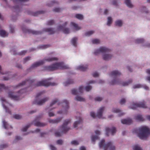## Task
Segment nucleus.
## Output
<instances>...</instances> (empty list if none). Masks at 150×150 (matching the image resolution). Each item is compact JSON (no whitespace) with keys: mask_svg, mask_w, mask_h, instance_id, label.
<instances>
[{"mask_svg":"<svg viewBox=\"0 0 150 150\" xmlns=\"http://www.w3.org/2000/svg\"><path fill=\"white\" fill-rule=\"evenodd\" d=\"M69 67L67 65H64L62 62H57L50 66H46L44 67V69L49 71H54L58 69H67Z\"/></svg>","mask_w":150,"mask_h":150,"instance_id":"f257e3e1","label":"nucleus"},{"mask_svg":"<svg viewBox=\"0 0 150 150\" xmlns=\"http://www.w3.org/2000/svg\"><path fill=\"white\" fill-rule=\"evenodd\" d=\"M139 133L138 136L142 139H146L150 135V130L146 126H143L139 129Z\"/></svg>","mask_w":150,"mask_h":150,"instance_id":"f03ea898","label":"nucleus"},{"mask_svg":"<svg viewBox=\"0 0 150 150\" xmlns=\"http://www.w3.org/2000/svg\"><path fill=\"white\" fill-rule=\"evenodd\" d=\"M57 60L58 58L56 57H46L43 60H40L34 63L32 65L30 68H34L42 65L44 63L45 61L51 62L53 61H57Z\"/></svg>","mask_w":150,"mask_h":150,"instance_id":"7ed1b4c3","label":"nucleus"},{"mask_svg":"<svg viewBox=\"0 0 150 150\" xmlns=\"http://www.w3.org/2000/svg\"><path fill=\"white\" fill-rule=\"evenodd\" d=\"M105 140L102 139L99 144L100 148H103L104 150H107L108 149H109V150H115V147L112 145L111 142H109L107 144H105Z\"/></svg>","mask_w":150,"mask_h":150,"instance_id":"20e7f679","label":"nucleus"},{"mask_svg":"<svg viewBox=\"0 0 150 150\" xmlns=\"http://www.w3.org/2000/svg\"><path fill=\"white\" fill-rule=\"evenodd\" d=\"M51 79L50 78L47 79H46L42 80L41 81H39L38 82L37 84L35 85V87H38L40 86H44L46 87H48L50 86H54L57 85L56 83L50 82V80Z\"/></svg>","mask_w":150,"mask_h":150,"instance_id":"39448f33","label":"nucleus"},{"mask_svg":"<svg viewBox=\"0 0 150 150\" xmlns=\"http://www.w3.org/2000/svg\"><path fill=\"white\" fill-rule=\"evenodd\" d=\"M121 74V73L118 71H112L110 74V76L115 78L110 83V84L111 85L121 84L119 80L117 78V76H120Z\"/></svg>","mask_w":150,"mask_h":150,"instance_id":"423d86ee","label":"nucleus"},{"mask_svg":"<svg viewBox=\"0 0 150 150\" xmlns=\"http://www.w3.org/2000/svg\"><path fill=\"white\" fill-rule=\"evenodd\" d=\"M9 98V93H8L7 96L1 98V100L2 102L3 106L6 112L8 113H9V104L8 101Z\"/></svg>","mask_w":150,"mask_h":150,"instance_id":"0eeeda50","label":"nucleus"},{"mask_svg":"<svg viewBox=\"0 0 150 150\" xmlns=\"http://www.w3.org/2000/svg\"><path fill=\"white\" fill-rule=\"evenodd\" d=\"M69 102L66 100H64L63 101L62 105L63 106V110L57 112L59 114H67V110L69 108Z\"/></svg>","mask_w":150,"mask_h":150,"instance_id":"6e6552de","label":"nucleus"},{"mask_svg":"<svg viewBox=\"0 0 150 150\" xmlns=\"http://www.w3.org/2000/svg\"><path fill=\"white\" fill-rule=\"evenodd\" d=\"M14 3L18 4L17 6H16L14 7V9L15 12H19L21 9V4H23L24 2L29 1V0H12Z\"/></svg>","mask_w":150,"mask_h":150,"instance_id":"1a4fd4ad","label":"nucleus"},{"mask_svg":"<svg viewBox=\"0 0 150 150\" xmlns=\"http://www.w3.org/2000/svg\"><path fill=\"white\" fill-rule=\"evenodd\" d=\"M71 122L70 119L65 120L62 125L60 127V130L61 132L65 133L69 130L70 128L67 127V126L69 123Z\"/></svg>","mask_w":150,"mask_h":150,"instance_id":"9d476101","label":"nucleus"},{"mask_svg":"<svg viewBox=\"0 0 150 150\" xmlns=\"http://www.w3.org/2000/svg\"><path fill=\"white\" fill-rule=\"evenodd\" d=\"M131 108L133 109H135L137 108H147L145 102L143 101L139 103H136L132 104L131 105Z\"/></svg>","mask_w":150,"mask_h":150,"instance_id":"9b49d317","label":"nucleus"},{"mask_svg":"<svg viewBox=\"0 0 150 150\" xmlns=\"http://www.w3.org/2000/svg\"><path fill=\"white\" fill-rule=\"evenodd\" d=\"M110 50L105 47H101L99 50H97L94 52L95 55H97L100 53H108L110 52Z\"/></svg>","mask_w":150,"mask_h":150,"instance_id":"f8f14e48","label":"nucleus"},{"mask_svg":"<svg viewBox=\"0 0 150 150\" xmlns=\"http://www.w3.org/2000/svg\"><path fill=\"white\" fill-rule=\"evenodd\" d=\"M22 30L23 32L28 33L29 34H32L33 35H37L41 34L42 33L40 31L33 30L30 29H27L25 26L22 27Z\"/></svg>","mask_w":150,"mask_h":150,"instance_id":"ddd939ff","label":"nucleus"},{"mask_svg":"<svg viewBox=\"0 0 150 150\" xmlns=\"http://www.w3.org/2000/svg\"><path fill=\"white\" fill-rule=\"evenodd\" d=\"M25 89L21 90L19 91L18 92V96H16L13 95L12 93L10 91V98L14 100H19V96H20V95L25 93Z\"/></svg>","mask_w":150,"mask_h":150,"instance_id":"4468645a","label":"nucleus"},{"mask_svg":"<svg viewBox=\"0 0 150 150\" xmlns=\"http://www.w3.org/2000/svg\"><path fill=\"white\" fill-rule=\"evenodd\" d=\"M67 23L66 22L63 25H59L58 27V29L59 30H62L63 32L65 34H68L69 32V29L68 28H65Z\"/></svg>","mask_w":150,"mask_h":150,"instance_id":"2eb2a0df","label":"nucleus"},{"mask_svg":"<svg viewBox=\"0 0 150 150\" xmlns=\"http://www.w3.org/2000/svg\"><path fill=\"white\" fill-rule=\"evenodd\" d=\"M34 81L33 79H32L30 78H29L26 79L25 81H23L21 83H19L18 87L21 86H23L24 85H29L31 86V84L34 82Z\"/></svg>","mask_w":150,"mask_h":150,"instance_id":"dca6fc26","label":"nucleus"},{"mask_svg":"<svg viewBox=\"0 0 150 150\" xmlns=\"http://www.w3.org/2000/svg\"><path fill=\"white\" fill-rule=\"evenodd\" d=\"M83 87L82 86H81L79 88L78 91L75 89H72L71 90V93L72 94L74 95L81 94L83 92Z\"/></svg>","mask_w":150,"mask_h":150,"instance_id":"f3484780","label":"nucleus"},{"mask_svg":"<svg viewBox=\"0 0 150 150\" xmlns=\"http://www.w3.org/2000/svg\"><path fill=\"white\" fill-rule=\"evenodd\" d=\"M106 130V135L107 136H109V133L110 131L112 135H113L115 134L116 132V128L115 127H112L111 129L107 127L105 128Z\"/></svg>","mask_w":150,"mask_h":150,"instance_id":"a211bd4d","label":"nucleus"},{"mask_svg":"<svg viewBox=\"0 0 150 150\" xmlns=\"http://www.w3.org/2000/svg\"><path fill=\"white\" fill-rule=\"evenodd\" d=\"M104 109V107H102L98 110L96 115V116L98 117L100 119L103 118L102 114Z\"/></svg>","mask_w":150,"mask_h":150,"instance_id":"6ab92c4d","label":"nucleus"},{"mask_svg":"<svg viewBox=\"0 0 150 150\" xmlns=\"http://www.w3.org/2000/svg\"><path fill=\"white\" fill-rule=\"evenodd\" d=\"M44 12L43 11H38L35 12L31 11L28 12V13L30 15L36 16L39 14L43 13Z\"/></svg>","mask_w":150,"mask_h":150,"instance_id":"aec40b11","label":"nucleus"},{"mask_svg":"<svg viewBox=\"0 0 150 150\" xmlns=\"http://www.w3.org/2000/svg\"><path fill=\"white\" fill-rule=\"evenodd\" d=\"M121 121L122 124L127 125H130L132 122V120L130 118L122 119Z\"/></svg>","mask_w":150,"mask_h":150,"instance_id":"412c9836","label":"nucleus"},{"mask_svg":"<svg viewBox=\"0 0 150 150\" xmlns=\"http://www.w3.org/2000/svg\"><path fill=\"white\" fill-rule=\"evenodd\" d=\"M48 100V98H46L39 101H35L34 102V104H36L38 105H42Z\"/></svg>","mask_w":150,"mask_h":150,"instance_id":"4be33fe9","label":"nucleus"},{"mask_svg":"<svg viewBox=\"0 0 150 150\" xmlns=\"http://www.w3.org/2000/svg\"><path fill=\"white\" fill-rule=\"evenodd\" d=\"M76 119H78L79 121H76L75 122L74 124V128L77 127L78 125L80 124L82 122V119L80 117L78 118H76Z\"/></svg>","mask_w":150,"mask_h":150,"instance_id":"5701e85b","label":"nucleus"},{"mask_svg":"<svg viewBox=\"0 0 150 150\" xmlns=\"http://www.w3.org/2000/svg\"><path fill=\"white\" fill-rule=\"evenodd\" d=\"M88 65H81L78 67L77 69L82 71H85L88 69Z\"/></svg>","mask_w":150,"mask_h":150,"instance_id":"b1692460","label":"nucleus"},{"mask_svg":"<svg viewBox=\"0 0 150 150\" xmlns=\"http://www.w3.org/2000/svg\"><path fill=\"white\" fill-rule=\"evenodd\" d=\"M62 118L59 117L56 119H50L49 120V122L52 123H58L61 121Z\"/></svg>","mask_w":150,"mask_h":150,"instance_id":"393cba45","label":"nucleus"},{"mask_svg":"<svg viewBox=\"0 0 150 150\" xmlns=\"http://www.w3.org/2000/svg\"><path fill=\"white\" fill-rule=\"evenodd\" d=\"M141 87H143L146 90H148L149 87L148 86L146 85L142 86L140 84H137L134 85L133 86V88H139Z\"/></svg>","mask_w":150,"mask_h":150,"instance_id":"a878e982","label":"nucleus"},{"mask_svg":"<svg viewBox=\"0 0 150 150\" xmlns=\"http://www.w3.org/2000/svg\"><path fill=\"white\" fill-rule=\"evenodd\" d=\"M8 33L5 30L1 29L0 30V36L2 37H7Z\"/></svg>","mask_w":150,"mask_h":150,"instance_id":"bb28decb","label":"nucleus"},{"mask_svg":"<svg viewBox=\"0 0 150 150\" xmlns=\"http://www.w3.org/2000/svg\"><path fill=\"white\" fill-rule=\"evenodd\" d=\"M45 32H48L50 34H54L55 32L54 29L51 28H45L43 30Z\"/></svg>","mask_w":150,"mask_h":150,"instance_id":"cd10ccee","label":"nucleus"},{"mask_svg":"<svg viewBox=\"0 0 150 150\" xmlns=\"http://www.w3.org/2000/svg\"><path fill=\"white\" fill-rule=\"evenodd\" d=\"M112 57V56L110 54H105L104 55L103 58L105 60H108L110 59Z\"/></svg>","mask_w":150,"mask_h":150,"instance_id":"c85d7f7f","label":"nucleus"},{"mask_svg":"<svg viewBox=\"0 0 150 150\" xmlns=\"http://www.w3.org/2000/svg\"><path fill=\"white\" fill-rule=\"evenodd\" d=\"M112 111L115 113H119L118 115L119 116H121L123 115V113L121 112V110L118 109L113 108L112 109Z\"/></svg>","mask_w":150,"mask_h":150,"instance_id":"c756f323","label":"nucleus"},{"mask_svg":"<svg viewBox=\"0 0 150 150\" xmlns=\"http://www.w3.org/2000/svg\"><path fill=\"white\" fill-rule=\"evenodd\" d=\"M46 124L45 123H41L40 122H37L34 123V125L35 126L37 127H43L46 125Z\"/></svg>","mask_w":150,"mask_h":150,"instance_id":"7c9ffc66","label":"nucleus"},{"mask_svg":"<svg viewBox=\"0 0 150 150\" xmlns=\"http://www.w3.org/2000/svg\"><path fill=\"white\" fill-rule=\"evenodd\" d=\"M135 119L138 121H143L144 119L142 116L140 115H137L135 117Z\"/></svg>","mask_w":150,"mask_h":150,"instance_id":"2f4dec72","label":"nucleus"},{"mask_svg":"<svg viewBox=\"0 0 150 150\" xmlns=\"http://www.w3.org/2000/svg\"><path fill=\"white\" fill-rule=\"evenodd\" d=\"M78 40V38L76 37H74L71 40V43L74 46H76V41Z\"/></svg>","mask_w":150,"mask_h":150,"instance_id":"473e14b6","label":"nucleus"},{"mask_svg":"<svg viewBox=\"0 0 150 150\" xmlns=\"http://www.w3.org/2000/svg\"><path fill=\"white\" fill-rule=\"evenodd\" d=\"M71 25L74 26L75 29L76 30H79L81 29L80 27L78 25L75 23L71 22Z\"/></svg>","mask_w":150,"mask_h":150,"instance_id":"72a5a7b5","label":"nucleus"},{"mask_svg":"<svg viewBox=\"0 0 150 150\" xmlns=\"http://www.w3.org/2000/svg\"><path fill=\"white\" fill-rule=\"evenodd\" d=\"M125 2L128 7L132 8L133 7V5L131 2L130 0H125Z\"/></svg>","mask_w":150,"mask_h":150,"instance_id":"f704fd0d","label":"nucleus"},{"mask_svg":"<svg viewBox=\"0 0 150 150\" xmlns=\"http://www.w3.org/2000/svg\"><path fill=\"white\" fill-rule=\"evenodd\" d=\"M74 83L73 80L72 79H68L65 82L64 84V86H67L68 85L73 84Z\"/></svg>","mask_w":150,"mask_h":150,"instance_id":"c9c22d12","label":"nucleus"},{"mask_svg":"<svg viewBox=\"0 0 150 150\" xmlns=\"http://www.w3.org/2000/svg\"><path fill=\"white\" fill-rule=\"evenodd\" d=\"M115 24L116 25L121 27L122 25V23L121 20H118L115 22Z\"/></svg>","mask_w":150,"mask_h":150,"instance_id":"e433bc0d","label":"nucleus"},{"mask_svg":"<svg viewBox=\"0 0 150 150\" xmlns=\"http://www.w3.org/2000/svg\"><path fill=\"white\" fill-rule=\"evenodd\" d=\"M132 81L131 79H130L128 82H123L122 83V86H128L129 84L131 83Z\"/></svg>","mask_w":150,"mask_h":150,"instance_id":"4c0bfd02","label":"nucleus"},{"mask_svg":"<svg viewBox=\"0 0 150 150\" xmlns=\"http://www.w3.org/2000/svg\"><path fill=\"white\" fill-rule=\"evenodd\" d=\"M75 17L80 20H81L83 19V15L81 14H77L75 15Z\"/></svg>","mask_w":150,"mask_h":150,"instance_id":"58836bf2","label":"nucleus"},{"mask_svg":"<svg viewBox=\"0 0 150 150\" xmlns=\"http://www.w3.org/2000/svg\"><path fill=\"white\" fill-rule=\"evenodd\" d=\"M75 99L76 100L79 101H83L85 100L84 98L78 96H76Z\"/></svg>","mask_w":150,"mask_h":150,"instance_id":"ea45409f","label":"nucleus"},{"mask_svg":"<svg viewBox=\"0 0 150 150\" xmlns=\"http://www.w3.org/2000/svg\"><path fill=\"white\" fill-rule=\"evenodd\" d=\"M27 51L26 50H23V51H21L20 52H19L18 53H17L15 52V51H14L13 52V54H19V55H24L26 53Z\"/></svg>","mask_w":150,"mask_h":150,"instance_id":"a19ab883","label":"nucleus"},{"mask_svg":"<svg viewBox=\"0 0 150 150\" xmlns=\"http://www.w3.org/2000/svg\"><path fill=\"white\" fill-rule=\"evenodd\" d=\"M144 41L143 39H137L135 40V42L136 43H141L144 42Z\"/></svg>","mask_w":150,"mask_h":150,"instance_id":"79ce46f5","label":"nucleus"},{"mask_svg":"<svg viewBox=\"0 0 150 150\" xmlns=\"http://www.w3.org/2000/svg\"><path fill=\"white\" fill-rule=\"evenodd\" d=\"M94 33V31L93 30H91L86 32L85 34V35L86 36H89L93 34Z\"/></svg>","mask_w":150,"mask_h":150,"instance_id":"37998d69","label":"nucleus"},{"mask_svg":"<svg viewBox=\"0 0 150 150\" xmlns=\"http://www.w3.org/2000/svg\"><path fill=\"white\" fill-rule=\"evenodd\" d=\"M112 19L110 17H108V21L107 23V25L110 26L112 22Z\"/></svg>","mask_w":150,"mask_h":150,"instance_id":"c03bdc74","label":"nucleus"},{"mask_svg":"<svg viewBox=\"0 0 150 150\" xmlns=\"http://www.w3.org/2000/svg\"><path fill=\"white\" fill-rule=\"evenodd\" d=\"M31 125L30 124L27 125L25 127L23 128L22 129V131L23 132H25L27 131L28 129L30 127Z\"/></svg>","mask_w":150,"mask_h":150,"instance_id":"a18cd8bd","label":"nucleus"},{"mask_svg":"<svg viewBox=\"0 0 150 150\" xmlns=\"http://www.w3.org/2000/svg\"><path fill=\"white\" fill-rule=\"evenodd\" d=\"M13 117L14 118L18 120L22 118L21 116L18 114L14 115L13 116Z\"/></svg>","mask_w":150,"mask_h":150,"instance_id":"49530a36","label":"nucleus"},{"mask_svg":"<svg viewBox=\"0 0 150 150\" xmlns=\"http://www.w3.org/2000/svg\"><path fill=\"white\" fill-rule=\"evenodd\" d=\"M91 138V140L92 142H95L96 140H97L98 138V137L96 135L92 136Z\"/></svg>","mask_w":150,"mask_h":150,"instance_id":"de8ad7c7","label":"nucleus"},{"mask_svg":"<svg viewBox=\"0 0 150 150\" xmlns=\"http://www.w3.org/2000/svg\"><path fill=\"white\" fill-rule=\"evenodd\" d=\"M92 42L93 44H99L100 43V40L98 39H94L93 40Z\"/></svg>","mask_w":150,"mask_h":150,"instance_id":"09e8293b","label":"nucleus"},{"mask_svg":"<svg viewBox=\"0 0 150 150\" xmlns=\"http://www.w3.org/2000/svg\"><path fill=\"white\" fill-rule=\"evenodd\" d=\"M133 148L134 150H142L140 147L137 145L134 146Z\"/></svg>","mask_w":150,"mask_h":150,"instance_id":"8fccbe9b","label":"nucleus"},{"mask_svg":"<svg viewBox=\"0 0 150 150\" xmlns=\"http://www.w3.org/2000/svg\"><path fill=\"white\" fill-rule=\"evenodd\" d=\"M54 21L53 20H51L48 22L47 25H51L54 24Z\"/></svg>","mask_w":150,"mask_h":150,"instance_id":"3c124183","label":"nucleus"},{"mask_svg":"<svg viewBox=\"0 0 150 150\" xmlns=\"http://www.w3.org/2000/svg\"><path fill=\"white\" fill-rule=\"evenodd\" d=\"M71 144L72 145H76L79 144V142L76 140H74L71 142Z\"/></svg>","mask_w":150,"mask_h":150,"instance_id":"603ef678","label":"nucleus"},{"mask_svg":"<svg viewBox=\"0 0 150 150\" xmlns=\"http://www.w3.org/2000/svg\"><path fill=\"white\" fill-rule=\"evenodd\" d=\"M55 3L57 4L58 3L56 1H52L50 2V4H47V5L49 6H52V5Z\"/></svg>","mask_w":150,"mask_h":150,"instance_id":"864d4df0","label":"nucleus"},{"mask_svg":"<svg viewBox=\"0 0 150 150\" xmlns=\"http://www.w3.org/2000/svg\"><path fill=\"white\" fill-rule=\"evenodd\" d=\"M58 101V100L57 99H55L54 100H53L52 102L50 104V107H52V106L54 104L56 103Z\"/></svg>","mask_w":150,"mask_h":150,"instance_id":"5fc2aeb1","label":"nucleus"},{"mask_svg":"<svg viewBox=\"0 0 150 150\" xmlns=\"http://www.w3.org/2000/svg\"><path fill=\"white\" fill-rule=\"evenodd\" d=\"M92 88V87L90 86H88L85 87V90L86 91H88Z\"/></svg>","mask_w":150,"mask_h":150,"instance_id":"6e6d98bb","label":"nucleus"},{"mask_svg":"<svg viewBox=\"0 0 150 150\" xmlns=\"http://www.w3.org/2000/svg\"><path fill=\"white\" fill-rule=\"evenodd\" d=\"M61 10L59 8H56L53 9V11L55 12H59L61 11Z\"/></svg>","mask_w":150,"mask_h":150,"instance_id":"4d7b16f0","label":"nucleus"},{"mask_svg":"<svg viewBox=\"0 0 150 150\" xmlns=\"http://www.w3.org/2000/svg\"><path fill=\"white\" fill-rule=\"evenodd\" d=\"M103 99V98L101 97H97L95 98V100L96 101H101Z\"/></svg>","mask_w":150,"mask_h":150,"instance_id":"13d9d810","label":"nucleus"},{"mask_svg":"<svg viewBox=\"0 0 150 150\" xmlns=\"http://www.w3.org/2000/svg\"><path fill=\"white\" fill-rule=\"evenodd\" d=\"M44 92L43 91H42V92H41L40 93H38L36 96V100H37L38 99V98L40 96H41L42 94H43V93H44Z\"/></svg>","mask_w":150,"mask_h":150,"instance_id":"bf43d9fd","label":"nucleus"},{"mask_svg":"<svg viewBox=\"0 0 150 150\" xmlns=\"http://www.w3.org/2000/svg\"><path fill=\"white\" fill-rule=\"evenodd\" d=\"M126 102V100L125 98H122L120 100V103L121 104H122Z\"/></svg>","mask_w":150,"mask_h":150,"instance_id":"052dcab7","label":"nucleus"},{"mask_svg":"<svg viewBox=\"0 0 150 150\" xmlns=\"http://www.w3.org/2000/svg\"><path fill=\"white\" fill-rule=\"evenodd\" d=\"M30 57H26L24 58V63H25L28 60H29L30 59Z\"/></svg>","mask_w":150,"mask_h":150,"instance_id":"680f3d73","label":"nucleus"},{"mask_svg":"<svg viewBox=\"0 0 150 150\" xmlns=\"http://www.w3.org/2000/svg\"><path fill=\"white\" fill-rule=\"evenodd\" d=\"M93 76L94 77H96L99 76V74L96 72H95L92 74Z\"/></svg>","mask_w":150,"mask_h":150,"instance_id":"e2e57ef3","label":"nucleus"},{"mask_svg":"<svg viewBox=\"0 0 150 150\" xmlns=\"http://www.w3.org/2000/svg\"><path fill=\"white\" fill-rule=\"evenodd\" d=\"M142 11L145 12L146 13H148V11L145 7H142Z\"/></svg>","mask_w":150,"mask_h":150,"instance_id":"0e129e2a","label":"nucleus"},{"mask_svg":"<svg viewBox=\"0 0 150 150\" xmlns=\"http://www.w3.org/2000/svg\"><path fill=\"white\" fill-rule=\"evenodd\" d=\"M63 142V141H62V140L61 139L58 140H57V144H62Z\"/></svg>","mask_w":150,"mask_h":150,"instance_id":"69168bd1","label":"nucleus"},{"mask_svg":"<svg viewBox=\"0 0 150 150\" xmlns=\"http://www.w3.org/2000/svg\"><path fill=\"white\" fill-rule=\"evenodd\" d=\"M50 148L51 150H57L56 148L53 145H50Z\"/></svg>","mask_w":150,"mask_h":150,"instance_id":"338daca9","label":"nucleus"},{"mask_svg":"<svg viewBox=\"0 0 150 150\" xmlns=\"http://www.w3.org/2000/svg\"><path fill=\"white\" fill-rule=\"evenodd\" d=\"M3 126L4 128L6 129V125H7L6 122L5 121H3Z\"/></svg>","mask_w":150,"mask_h":150,"instance_id":"774afa93","label":"nucleus"}]
</instances>
